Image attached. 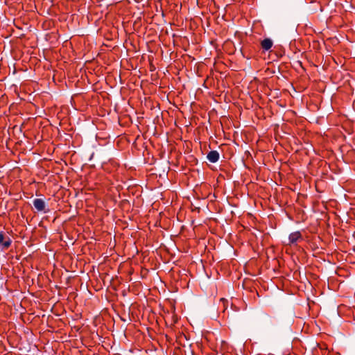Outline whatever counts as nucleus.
Masks as SVG:
<instances>
[{
    "mask_svg": "<svg viewBox=\"0 0 355 355\" xmlns=\"http://www.w3.org/2000/svg\"><path fill=\"white\" fill-rule=\"evenodd\" d=\"M220 302L223 303V305L225 307V309H226L227 308V300L224 299V298H221L220 299Z\"/></svg>",
    "mask_w": 355,
    "mask_h": 355,
    "instance_id": "nucleus-6",
    "label": "nucleus"
},
{
    "mask_svg": "<svg viewBox=\"0 0 355 355\" xmlns=\"http://www.w3.org/2000/svg\"><path fill=\"white\" fill-rule=\"evenodd\" d=\"M33 204L34 207L37 211H44L45 213L48 211V209L46 211V204L44 200L41 198H35L33 201Z\"/></svg>",
    "mask_w": 355,
    "mask_h": 355,
    "instance_id": "nucleus-2",
    "label": "nucleus"
},
{
    "mask_svg": "<svg viewBox=\"0 0 355 355\" xmlns=\"http://www.w3.org/2000/svg\"><path fill=\"white\" fill-rule=\"evenodd\" d=\"M12 243L10 238L6 235L5 232H0V246L3 249H8Z\"/></svg>",
    "mask_w": 355,
    "mask_h": 355,
    "instance_id": "nucleus-1",
    "label": "nucleus"
},
{
    "mask_svg": "<svg viewBox=\"0 0 355 355\" xmlns=\"http://www.w3.org/2000/svg\"><path fill=\"white\" fill-rule=\"evenodd\" d=\"M207 159L211 163H216L219 159V153L216 150H211L207 155Z\"/></svg>",
    "mask_w": 355,
    "mask_h": 355,
    "instance_id": "nucleus-4",
    "label": "nucleus"
},
{
    "mask_svg": "<svg viewBox=\"0 0 355 355\" xmlns=\"http://www.w3.org/2000/svg\"><path fill=\"white\" fill-rule=\"evenodd\" d=\"M273 42L270 38H265L261 42V46L264 51L270 50L272 46Z\"/></svg>",
    "mask_w": 355,
    "mask_h": 355,
    "instance_id": "nucleus-5",
    "label": "nucleus"
},
{
    "mask_svg": "<svg viewBox=\"0 0 355 355\" xmlns=\"http://www.w3.org/2000/svg\"><path fill=\"white\" fill-rule=\"evenodd\" d=\"M302 239V234L300 231L292 232L288 236V245L295 244L299 240Z\"/></svg>",
    "mask_w": 355,
    "mask_h": 355,
    "instance_id": "nucleus-3",
    "label": "nucleus"
}]
</instances>
